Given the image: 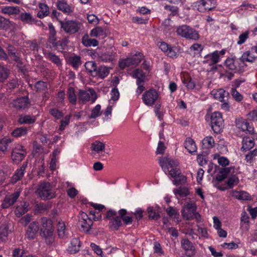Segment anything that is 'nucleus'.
Wrapping results in <instances>:
<instances>
[{"instance_id": "53", "label": "nucleus", "mask_w": 257, "mask_h": 257, "mask_svg": "<svg viewBox=\"0 0 257 257\" xmlns=\"http://www.w3.org/2000/svg\"><path fill=\"white\" fill-rule=\"evenodd\" d=\"M101 106L99 104L96 105L92 110L91 115L89 116V118H95L101 115L102 112L100 111Z\"/></svg>"}, {"instance_id": "28", "label": "nucleus", "mask_w": 257, "mask_h": 257, "mask_svg": "<svg viewBox=\"0 0 257 257\" xmlns=\"http://www.w3.org/2000/svg\"><path fill=\"white\" fill-rule=\"evenodd\" d=\"M82 43L86 47L96 46L98 45V42L95 39H91L88 35H84L82 38Z\"/></svg>"}, {"instance_id": "43", "label": "nucleus", "mask_w": 257, "mask_h": 257, "mask_svg": "<svg viewBox=\"0 0 257 257\" xmlns=\"http://www.w3.org/2000/svg\"><path fill=\"white\" fill-rule=\"evenodd\" d=\"M28 130L26 127H20L15 129L12 132V135L15 137H21L27 134Z\"/></svg>"}, {"instance_id": "47", "label": "nucleus", "mask_w": 257, "mask_h": 257, "mask_svg": "<svg viewBox=\"0 0 257 257\" xmlns=\"http://www.w3.org/2000/svg\"><path fill=\"white\" fill-rule=\"evenodd\" d=\"M35 88L37 91H45L48 89V84L46 82L43 81H39L35 83Z\"/></svg>"}, {"instance_id": "12", "label": "nucleus", "mask_w": 257, "mask_h": 257, "mask_svg": "<svg viewBox=\"0 0 257 257\" xmlns=\"http://www.w3.org/2000/svg\"><path fill=\"white\" fill-rule=\"evenodd\" d=\"M116 56V50L114 47H111L106 52L98 55V58L99 61L104 62H110L113 61Z\"/></svg>"}, {"instance_id": "41", "label": "nucleus", "mask_w": 257, "mask_h": 257, "mask_svg": "<svg viewBox=\"0 0 257 257\" xmlns=\"http://www.w3.org/2000/svg\"><path fill=\"white\" fill-rule=\"evenodd\" d=\"M173 192L176 196L179 195L180 197H186L189 194L188 188L185 187H180L177 189H174Z\"/></svg>"}, {"instance_id": "50", "label": "nucleus", "mask_w": 257, "mask_h": 257, "mask_svg": "<svg viewBox=\"0 0 257 257\" xmlns=\"http://www.w3.org/2000/svg\"><path fill=\"white\" fill-rule=\"evenodd\" d=\"M236 126L241 130L242 131H245L247 130V127L246 126L248 121L243 118H239L236 120Z\"/></svg>"}, {"instance_id": "11", "label": "nucleus", "mask_w": 257, "mask_h": 257, "mask_svg": "<svg viewBox=\"0 0 257 257\" xmlns=\"http://www.w3.org/2000/svg\"><path fill=\"white\" fill-rule=\"evenodd\" d=\"M97 98V95L94 90L89 88L87 91L79 90L78 93V99L82 102L87 101L91 99L94 102Z\"/></svg>"}, {"instance_id": "51", "label": "nucleus", "mask_w": 257, "mask_h": 257, "mask_svg": "<svg viewBox=\"0 0 257 257\" xmlns=\"http://www.w3.org/2000/svg\"><path fill=\"white\" fill-rule=\"evenodd\" d=\"M68 39L66 37L63 38L61 40H58L57 43L56 49L61 51L63 50L68 43Z\"/></svg>"}, {"instance_id": "6", "label": "nucleus", "mask_w": 257, "mask_h": 257, "mask_svg": "<svg viewBox=\"0 0 257 257\" xmlns=\"http://www.w3.org/2000/svg\"><path fill=\"white\" fill-rule=\"evenodd\" d=\"M211 127L215 133H219L224 127V120L222 114L218 111L214 112L211 115Z\"/></svg>"}, {"instance_id": "15", "label": "nucleus", "mask_w": 257, "mask_h": 257, "mask_svg": "<svg viewBox=\"0 0 257 257\" xmlns=\"http://www.w3.org/2000/svg\"><path fill=\"white\" fill-rule=\"evenodd\" d=\"M39 229V225L37 222L34 221L30 223L26 232V236L29 239H34Z\"/></svg>"}, {"instance_id": "44", "label": "nucleus", "mask_w": 257, "mask_h": 257, "mask_svg": "<svg viewBox=\"0 0 257 257\" xmlns=\"http://www.w3.org/2000/svg\"><path fill=\"white\" fill-rule=\"evenodd\" d=\"M46 56L53 63L56 64L57 66L61 65V61L59 57L56 55L55 54L52 52H49L47 53Z\"/></svg>"}, {"instance_id": "1", "label": "nucleus", "mask_w": 257, "mask_h": 257, "mask_svg": "<svg viewBox=\"0 0 257 257\" xmlns=\"http://www.w3.org/2000/svg\"><path fill=\"white\" fill-rule=\"evenodd\" d=\"M40 235L44 238L45 243L51 245L54 242V227L52 221L46 218L41 219Z\"/></svg>"}, {"instance_id": "60", "label": "nucleus", "mask_w": 257, "mask_h": 257, "mask_svg": "<svg viewBox=\"0 0 257 257\" xmlns=\"http://www.w3.org/2000/svg\"><path fill=\"white\" fill-rule=\"evenodd\" d=\"M24 173L22 169H18L12 178V183H16L21 180L23 178Z\"/></svg>"}, {"instance_id": "31", "label": "nucleus", "mask_w": 257, "mask_h": 257, "mask_svg": "<svg viewBox=\"0 0 257 257\" xmlns=\"http://www.w3.org/2000/svg\"><path fill=\"white\" fill-rule=\"evenodd\" d=\"M147 212L148 217L150 219L158 220L160 218V211L154 207H148Z\"/></svg>"}, {"instance_id": "16", "label": "nucleus", "mask_w": 257, "mask_h": 257, "mask_svg": "<svg viewBox=\"0 0 257 257\" xmlns=\"http://www.w3.org/2000/svg\"><path fill=\"white\" fill-rule=\"evenodd\" d=\"M255 145L254 139L252 137H244L242 141V147L241 150L246 152L252 149Z\"/></svg>"}, {"instance_id": "63", "label": "nucleus", "mask_w": 257, "mask_h": 257, "mask_svg": "<svg viewBox=\"0 0 257 257\" xmlns=\"http://www.w3.org/2000/svg\"><path fill=\"white\" fill-rule=\"evenodd\" d=\"M239 182V179L236 175L230 177L227 180L226 184L229 188H232L234 185H236Z\"/></svg>"}, {"instance_id": "9", "label": "nucleus", "mask_w": 257, "mask_h": 257, "mask_svg": "<svg viewBox=\"0 0 257 257\" xmlns=\"http://www.w3.org/2000/svg\"><path fill=\"white\" fill-rule=\"evenodd\" d=\"M79 218V223L82 231L86 233L89 232L93 223L92 220L86 213L83 212L80 214Z\"/></svg>"}, {"instance_id": "26", "label": "nucleus", "mask_w": 257, "mask_h": 257, "mask_svg": "<svg viewBox=\"0 0 257 257\" xmlns=\"http://www.w3.org/2000/svg\"><path fill=\"white\" fill-rule=\"evenodd\" d=\"M109 73V68L105 66L101 65L97 68L96 74L94 77H98L101 79L106 77Z\"/></svg>"}, {"instance_id": "54", "label": "nucleus", "mask_w": 257, "mask_h": 257, "mask_svg": "<svg viewBox=\"0 0 257 257\" xmlns=\"http://www.w3.org/2000/svg\"><path fill=\"white\" fill-rule=\"evenodd\" d=\"M10 232L8 225L6 223H2L0 225V238L7 236Z\"/></svg>"}, {"instance_id": "13", "label": "nucleus", "mask_w": 257, "mask_h": 257, "mask_svg": "<svg viewBox=\"0 0 257 257\" xmlns=\"http://www.w3.org/2000/svg\"><path fill=\"white\" fill-rule=\"evenodd\" d=\"M30 101L28 97L24 96L18 98L12 102V105L18 110L25 109L28 106Z\"/></svg>"}, {"instance_id": "38", "label": "nucleus", "mask_w": 257, "mask_h": 257, "mask_svg": "<svg viewBox=\"0 0 257 257\" xmlns=\"http://www.w3.org/2000/svg\"><path fill=\"white\" fill-rule=\"evenodd\" d=\"M90 35L92 37H105L106 36L105 31L100 27H96L95 28L91 30L90 33Z\"/></svg>"}, {"instance_id": "56", "label": "nucleus", "mask_w": 257, "mask_h": 257, "mask_svg": "<svg viewBox=\"0 0 257 257\" xmlns=\"http://www.w3.org/2000/svg\"><path fill=\"white\" fill-rule=\"evenodd\" d=\"M7 85L8 89L10 90V91H13L19 85L18 79L15 78L10 79L7 83Z\"/></svg>"}, {"instance_id": "2", "label": "nucleus", "mask_w": 257, "mask_h": 257, "mask_svg": "<svg viewBox=\"0 0 257 257\" xmlns=\"http://www.w3.org/2000/svg\"><path fill=\"white\" fill-rule=\"evenodd\" d=\"M36 193L42 200L45 201L56 196V192L49 182H41L38 186Z\"/></svg>"}, {"instance_id": "30", "label": "nucleus", "mask_w": 257, "mask_h": 257, "mask_svg": "<svg viewBox=\"0 0 257 257\" xmlns=\"http://www.w3.org/2000/svg\"><path fill=\"white\" fill-rule=\"evenodd\" d=\"M132 76L134 78H136L137 80V84H139L140 83H143L144 82L145 78H146V75L145 73L142 70L140 69H136L133 75Z\"/></svg>"}, {"instance_id": "34", "label": "nucleus", "mask_w": 257, "mask_h": 257, "mask_svg": "<svg viewBox=\"0 0 257 257\" xmlns=\"http://www.w3.org/2000/svg\"><path fill=\"white\" fill-rule=\"evenodd\" d=\"M184 146L188 151L192 154L197 150V147L193 139L188 138L185 142Z\"/></svg>"}, {"instance_id": "25", "label": "nucleus", "mask_w": 257, "mask_h": 257, "mask_svg": "<svg viewBox=\"0 0 257 257\" xmlns=\"http://www.w3.org/2000/svg\"><path fill=\"white\" fill-rule=\"evenodd\" d=\"M230 194L234 198L243 200H250V196L249 194L245 191H237L236 190L231 191Z\"/></svg>"}, {"instance_id": "42", "label": "nucleus", "mask_w": 257, "mask_h": 257, "mask_svg": "<svg viewBox=\"0 0 257 257\" xmlns=\"http://www.w3.org/2000/svg\"><path fill=\"white\" fill-rule=\"evenodd\" d=\"M39 8L40 9V11L37 14L38 17L39 18L41 19L48 15L49 13V8L46 4H40Z\"/></svg>"}, {"instance_id": "3", "label": "nucleus", "mask_w": 257, "mask_h": 257, "mask_svg": "<svg viewBox=\"0 0 257 257\" xmlns=\"http://www.w3.org/2000/svg\"><path fill=\"white\" fill-rule=\"evenodd\" d=\"M176 32L178 35L187 39L197 40L199 38V35L196 30L186 25L178 27Z\"/></svg>"}, {"instance_id": "32", "label": "nucleus", "mask_w": 257, "mask_h": 257, "mask_svg": "<svg viewBox=\"0 0 257 257\" xmlns=\"http://www.w3.org/2000/svg\"><path fill=\"white\" fill-rule=\"evenodd\" d=\"M36 116L30 115H21L20 116L18 121L21 124H32L35 122Z\"/></svg>"}, {"instance_id": "48", "label": "nucleus", "mask_w": 257, "mask_h": 257, "mask_svg": "<svg viewBox=\"0 0 257 257\" xmlns=\"http://www.w3.org/2000/svg\"><path fill=\"white\" fill-rule=\"evenodd\" d=\"M67 95L69 101L72 104H76L77 98L74 88L69 87L68 88Z\"/></svg>"}, {"instance_id": "20", "label": "nucleus", "mask_w": 257, "mask_h": 257, "mask_svg": "<svg viewBox=\"0 0 257 257\" xmlns=\"http://www.w3.org/2000/svg\"><path fill=\"white\" fill-rule=\"evenodd\" d=\"M181 245L185 252H189L191 254H192L193 252H195L194 246L188 238H182L181 240Z\"/></svg>"}, {"instance_id": "23", "label": "nucleus", "mask_w": 257, "mask_h": 257, "mask_svg": "<svg viewBox=\"0 0 257 257\" xmlns=\"http://www.w3.org/2000/svg\"><path fill=\"white\" fill-rule=\"evenodd\" d=\"M212 94L216 99H218L221 102L225 101V97H227L229 96V93L222 89L212 91Z\"/></svg>"}, {"instance_id": "52", "label": "nucleus", "mask_w": 257, "mask_h": 257, "mask_svg": "<svg viewBox=\"0 0 257 257\" xmlns=\"http://www.w3.org/2000/svg\"><path fill=\"white\" fill-rule=\"evenodd\" d=\"M9 74V70L3 66L0 65V81L4 82L7 79Z\"/></svg>"}, {"instance_id": "55", "label": "nucleus", "mask_w": 257, "mask_h": 257, "mask_svg": "<svg viewBox=\"0 0 257 257\" xmlns=\"http://www.w3.org/2000/svg\"><path fill=\"white\" fill-rule=\"evenodd\" d=\"M203 145L206 148H211L214 146V141L212 137H207L202 141Z\"/></svg>"}, {"instance_id": "45", "label": "nucleus", "mask_w": 257, "mask_h": 257, "mask_svg": "<svg viewBox=\"0 0 257 257\" xmlns=\"http://www.w3.org/2000/svg\"><path fill=\"white\" fill-rule=\"evenodd\" d=\"M104 148V144L98 141H96L91 144L92 150L97 152L103 151Z\"/></svg>"}, {"instance_id": "24", "label": "nucleus", "mask_w": 257, "mask_h": 257, "mask_svg": "<svg viewBox=\"0 0 257 257\" xmlns=\"http://www.w3.org/2000/svg\"><path fill=\"white\" fill-rule=\"evenodd\" d=\"M56 227L58 237L61 239L67 238V234L65 232L66 226L65 223L62 221L59 220Z\"/></svg>"}, {"instance_id": "7", "label": "nucleus", "mask_w": 257, "mask_h": 257, "mask_svg": "<svg viewBox=\"0 0 257 257\" xmlns=\"http://www.w3.org/2000/svg\"><path fill=\"white\" fill-rule=\"evenodd\" d=\"M160 98L158 92L154 88L146 91L143 94L142 97L144 103L149 106L154 105L155 102Z\"/></svg>"}, {"instance_id": "27", "label": "nucleus", "mask_w": 257, "mask_h": 257, "mask_svg": "<svg viewBox=\"0 0 257 257\" xmlns=\"http://www.w3.org/2000/svg\"><path fill=\"white\" fill-rule=\"evenodd\" d=\"M12 140L10 139L4 138L0 140V152L6 153L11 148Z\"/></svg>"}, {"instance_id": "17", "label": "nucleus", "mask_w": 257, "mask_h": 257, "mask_svg": "<svg viewBox=\"0 0 257 257\" xmlns=\"http://www.w3.org/2000/svg\"><path fill=\"white\" fill-rule=\"evenodd\" d=\"M80 246L81 242L79 238L75 237L71 239L67 250L70 253L74 254L80 250Z\"/></svg>"}, {"instance_id": "37", "label": "nucleus", "mask_w": 257, "mask_h": 257, "mask_svg": "<svg viewBox=\"0 0 257 257\" xmlns=\"http://www.w3.org/2000/svg\"><path fill=\"white\" fill-rule=\"evenodd\" d=\"M183 217L187 220L195 219L197 222H200L201 220V215L199 213L197 212L196 211L191 214L190 212L186 213L185 211H183Z\"/></svg>"}, {"instance_id": "33", "label": "nucleus", "mask_w": 257, "mask_h": 257, "mask_svg": "<svg viewBox=\"0 0 257 257\" xmlns=\"http://www.w3.org/2000/svg\"><path fill=\"white\" fill-rule=\"evenodd\" d=\"M8 55L11 57L13 60L19 64H22V62L20 57L16 54V49L12 45H9L8 47Z\"/></svg>"}, {"instance_id": "61", "label": "nucleus", "mask_w": 257, "mask_h": 257, "mask_svg": "<svg viewBox=\"0 0 257 257\" xmlns=\"http://www.w3.org/2000/svg\"><path fill=\"white\" fill-rule=\"evenodd\" d=\"M256 156H257V149H254L245 155V160L247 163H251Z\"/></svg>"}, {"instance_id": "10", "label": "nucleus", "mask_w": 257, "mask_h": 257, "mask_svg": "<svg viewBox=\"0 0 257 257\" xmlns=\"http://www.w3.org/2000/svg\"><path fill=\"white\" fill-rule=\"evenodd\" d=\"M26 154V152L24 147L21 145H18L12 150L11 153V158L13 162L16 163L21 162L24 158Z\"/></svg>"}, {"instance_id": "46", "label": "nucleus", "mask_w": 257, "mask_h": 257, "mask_svg": "<svg viewBox=\"0 0 257 257\" xmlns=\"http://www.w3.org/2000/svg\"><path fill=\"white\" fill-rule=\"evenodd\" d=\"M70 64L71 66L76 69L81 64V57L79 56L70 57L69 58Z\"/></svg>"}, {"instance_id": "21", "label": "nucleus", "mask_w": 257, "mask_h": 257, "mask_svg": "<svg viewBox=\"0 0 257 257\" xmlns=\"http://www.w3.org/2000/svg\"><path fill=\"white\" fill-rule=\"evenodd\" d=\"M19 19L24 24L32 25L36 24V20L33 18L32 15L29 13H22L19 17Z\"/></svg>"}, {"instance_id": "57", "label": "nucleus", "mask_w": 257, "mask_h": 257, "mask_svg": "<svg viewBox=\"0 0 257 257\" xmlns=\"http://www.w3.org/2000/svg\"><path fill=\"white\" fill-rule=\"evenodd\" d=\"M27 207L28 205L26 202H25L24 204L22 206H18L15 210L16 214L18 216H20L23 215L28 211Z\"/></svg>"}, {"instance_id": "8", "label": "nucleus", "mask_w": 257, "mask_h": 257, "mask_svg": "<svg viewBox=\"0 0 257 257\" xmlns=\"http://www.w3.org/2000/svg\"><path fill=\"white\" fill-rule=\"evenodd\" d=\"M216 6L215 0H200L194 3V7L201 13L211 11L215 8Z\"/></svg>"}, {"instance_id": "22", "label": "nucleus", "mask_w": 257, "mask_h": 257, "mask_svg": "<svg viewBox=\"0 0 257 257\" xmlns=\"http://www.w3.org/2000/svg\"><path fill=\"white\" fill-rule=\"evenodd\" d=\"M57 7L59 10L68 15L73 11V8L64 1H59L57 3Z\"/></svg>"}, {"instance_id": "58", "label": "nucleus", "mask_w": 257, "mask_h": 257, "mask_svg": "<svg viewBox=\"0 0 257 257\" xmlns=\"http://www.w3.org/2000/svg\"><path fill=\"white\" fill-rule=\"evenodd\" d=\"M224 65L226 68L230 70H235L236 69L235 60L233 58H227L225 61Z\"/></svg>"}, {"instance_id": "19", "label": "nucleus", "mask_w": 257, "mask_h": 257, "mask_svg": "<svg viewBox=\"0 0 257 257\" xmlns=\"http://www.w3.org/2000/svg\"><path fill=\"white\" fill-rule=\"evenodd\" d=\"M234 167L221 168L219 170V174L216 176V180L218 182H221L225 179L231 172L233 173Z\"/></svg>"}, {"instance_id": "39", "label": "nucleus", "mask_w": 257, "mask_h": 257, "mask_svg": "<svg viewBox=\"0 0 257 257\" xmlns=\"http://www.w3.org/2000/svg\"><path fill=\"white\" fill-rule=\"evenodd\" d=\"M118 214L125 224H130L132 223V217L125 216V215L127 214V211L125 209H121L118 211Z\"/></svg>"}, {"instance_id": "64", "label": "nucleus", "mask_w": 257, "mask_h": 257, "mask_svg": "<svg viewBox=\"0 0 257 257\" xmlns=\"http://www.w3.org/2000/svg\"><path fill=\"white\" fill-rule=\"evenodd\" d=\"M49 113L56 119H59L63 116V113L56 108H51Z\"/></svg>"}, {"instance_id": "29", "label": "nucleus", "mask_w": 257, "mask_h": 257, "mask_svg": "<svg viewBox=\"0 0 257 257\" xmlns=\"http://www.w3.org/2000/svg\"><path fill=\"white\" fill-rule=\"evenodd\" d=\"M85 69L88 73L92 77L96 74V71L97 68V65L94 61H87L84 65Z\"/></svg>"}, {"instance_id": "59", "label": "nucleus", "mask_w": 257, "mask_h": 257, "mask_svg": "<svg viewBox=\"0 0 257 257\" xmlns=\"http://www.w3.org/2000/svg\"><path fill=\"white\" fill-rule=\"evenodd\" d=\"M131 66H134V64L131 58H126L119 62V66L121 69Z\"/></svg>"}, {"instance_id": "40", "label": "nucleus", "mask_w": 257, "mask_h": 257, "mask_svg": "<svg viewBox=\"0 0 257 257\" xmlns=\"http://www.w3.org/2000/svg\"><path fill=\"white\" fill-rule=\"evenodd\" d=\"M257 58V57L254 56L251 54L250 51H247L243 53L241 57L240 58V60L241 62H253L255 59Z\"/></svg>"}, {"instance_id": "62", "label": "nucleus", "mask_w": 257, "mask_h": 257, "mask_svg": "<svg viewBox=\"0 0 257 257\" xmlns=\"http://www.w3.org/2000/svg\"><path fill=\"white\" fill-rule=\"evenodd\" d=\"M249 32L246 31L244 33L241 34L238 37V41L237 42L238 45H241L243 44L246 40L249 38Z\"/></svg>"}, {"instance_id": "18", "label": "nucleus", "mask_w": 257, "mask_h": 257, "mask_svg": "<svg viewBox=\"0 0 257 257\" xmlns=\"http://www.w3.org/2000/svg\"><path fill=\"white\" fill-rule=\"evenodd\" d=\"M219 57L218 51H215L211 54L206 55L203 63L209 66L213 65L219 61Z\"/></svg>"}, {"instance_id": "14", "label": "nucleus", "mask_w": 257, "mask_h": 257, "mask_svg": "<svg viewBox=\"0 0 257 257\" xmlns=\"http://www.w3.org/2000/svg\"><path fill=\"white\" fill-rule=\"evenodd\" d=\"M20 194L19 191H16L14 193L7 195L2 203L1 206L3 208H8L13 205L17 200Z\"/></svg>"}, {"instance_id": "36", "label": "nucleus", "mask_w": 257, "mask_h": 257, "mask_svg": "<svg viewBox=\"0 0 257 257\" xmlns=\"http://www.w3.org/2000/svg\"><path fill=\"white\" fill-rule=\"evenodd\" d=\"M2 12L9 15L18 14L20 12V8L16 7H5L2 9Z\"/></svg>"}, {"instance_id": "4", "label": "nucleus", "mask_w": 257, "mask_h": 257, "mask_svg": "<svg viewBox=\"0 0 257 257\" xmlns=\"http://www.w3.org/2000/svg\"><path fill=\"white\" fill-rule=\"evenodd\" d=\"M59 23L61 28L70 35L78 32L82 26L81 23L77 21H60Z\"/></svg>"}, {"instance_id": "5", "label": "nucleus", "mask_w": 257, "mask_h": 257, "mask_svg": "<svg viewBox=\"0 0 257 257\" xmlns=\"http://www.w3.org/2000/svg\"><path fill=\"white\" fill-rule=\"evenodd\" d=\"M105 218L111 220L109 223V227L112 230H117L122 225L121 218L117 215V212L112 209L106 212Z\"/></svg>"}, {"instance_id": "35", "label": "nucleus", "mask_w": 257, "mask_h": 257, "mask_svg": "<svg viewBox=\"0 0 257 257\" xmlns=\"http://www.w3.org/2000/svg\"><path fill=\"white\" fill-rule=\"evenodd\" d=\"M197 207L195 202L190 201L186 202L183 206V208L181 211L182 215H183V212L185 211V212H190V213H192L194 212V211H196Z\"/></svg>"}, {"instance_id": "49", "label": "nucleus", "mask_w": 257, "mask_h": 257, "mask_svg": "<svg viewBox=\"0 0 257 257\" xmlns=\"http://www.w3.org/2000/svg\"><path fill=\"white\" fill-rule=\"evenodd\" d=\"M11 26V22L7 19L0 16V28L7 30Z\"/></svg>"}]
</instances>
